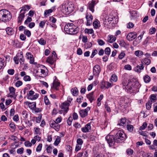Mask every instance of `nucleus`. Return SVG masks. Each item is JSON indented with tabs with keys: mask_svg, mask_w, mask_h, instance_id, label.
<instances>
[{
	"mask_svg": "<svg viewBox=\"0 0 157 157\" xmlns=\"http://www.w3.org/2000/svg\"><path fill=\"white\" fill-rule=\"evenodd\" d=\"M126 119L125 118H123L120 120V121L117 124V125L124 126L126 124Z\"/></svg>",
	"mask_w": 157,
	"mask_h": 157,
	"instance_id": "obj_27",
	"label": "nucleus"
},
{
	"mask_svg": "<svg viewBox=\"0 0 157 157\" xmlns=\"http://www.w3.org/2000/svg\"><path fill=\"white\" fill-rule=\"evenodd\" d=\"M144 67L143 66V63L141 62V64L138 65L134 68V70L136 72L140 73L141 72V70L144 69Z\"/></svg>",
	"mask_w": 157,
	"mask_h": 157,
	"instance_id": "obj_23",
	"label": "nucleus"
},
{
	"mask_svg": "<svg viewBox=\"0 0 157 157\" xmlns=\"http://www.w3.org/2000/svg\"><path fill=\"white\" fill-rule=\"evenodd\" d=\"M22 82L21 81L19 80L17 81L15 83V86L17 87H19L22 85Z\"/></svg>",
	"mask_w": 157,
	"mask_h": 157,
	"instance_id": "obj_55",
	"label": "nucleus"
},
{
	"mask_svg": "<svg viewBox=\"0 0 157 157\" xmlns=\"http://www.w3.org/2000/svg\"><path fill=\"white\" fill-rule=\"evenodd\" d=\"M107 19H105V21H104V26L105 27H106L107 28L110 27L111 26L110 21H109L107 22Z\"/></svg>",
	"mask_w": 157,
	"mask_h": 157,
	"instance_id": "obj_43",
	"label": "nucleus"
},
{
	"mask_svg": "<svg viewBox=\"0 0 157 157\" xmlns=\"http://www.w3.org/2000/svg\"><path fill=\"white\" fill-rule=\"evenodd\" d=\"M53 11V10L52 9H49L48 10H45L44 11V14L48 15L49 13H52Z\"/></svg>",
	"mask_w": 157,
	"mask_h": 157,
	"instance_id": "obj_54",
	"label": "nucleus"
},
{
	"mask_svg": "<svg viewBox=\"0 0 157 157\" xmlns=\"http://www.w3.org/2000/svg\"><path fill=\"white\" fill-rule=\"evenodd\" d=\"M121 85L126 92L132 95H134L138 92L140 87L139 82L136 81H128L124 80L122 81Z\"/></svg>",
	"mask_w": 157,
	"mask_h": 157,
	"instance_id": "obj_1",
	"label": "nucleus"
},
{
	"mask_svg": "<svg viewBox=\"0 0 157 157\" xmlns=\"http://www.w3.org/2000/svg\"><path fill=\"white\" fill-rule=\"evenodd\" d=\"M35 129V132L36 134L40 135L41 133L40 129L39 128H34Z\"/></svg>",
	"mask_w": 157,
	"mask_h": 157,
	"instance_id": "obj_52",
	"label": "nucleus"
},
{
	"mask_svg": "<svg viewBox=\"0 0 157 157\" xmlns=\"http://www.w3.org/2000/svg\"><path fill=\"white\" fill-rule=\"evenodd\" d=\"M6 31L7 34L8 35L11 36L13 35L14 33V30L12 28L7 27L6 29Z\"/></svg>",
	"mask_w": 157,
	"mask_h": 157,
	"instance_id": "obj_24",
	"label": "nucleus"
},
{
	"mask_svg": "<svg viewBox=\"0 0 157 157\" xmlns=\"http://www.w3.org/2000/svg\"><path fill=\"white\" fill-rule=\"evenodd\" d=\"M105 139L109 146L110 147L113 146L115 143L116 142L115 136H114L113 135H107L105 137Z\"/></svg>",
	"mask_w": 157,
	"mask_h": 157,
	"instance_id": "obj_9",
	"label": "nucleus"
},
{
	"mask_svg": "<svg viewBox=\"0 0 157 157\" xmlns=\"http://www.w3.org/2000/svg\"><path fill=\"white\" fill-rule=\"evenodd\" d=\"M135 54L136 56L140 57L143 54V52L141 51L138 50L135 52Z\"/></svg>",
	"mask_w": 157,
	"mask_h": 157,
	"instance_id": "obj_48",
	"label": "nucleus"
},
{
	"mask_svg": "<svg viewBox=\"0 0 157 157\" xmlns=\"http://www.w3.org/2000/svg\"><path fill=\"white\" fill-rule=\"evenodd\" d=\"M22 114L24 118L26 120L28 117V114L27 112L26 111H23L22 112Z\"/></svg>",
	"mask_w": 157,
	"mask_h": 157,
	"instance_id": "obj_46",
	"label": "nucleus"
},
{
	"mask_svg": "<svg viewBox=\"0 0 157 157\" xmlns=\"http://www.w3.org/2000/svg\"><path fill=\"white\" fill-rule=\"evenodd\" d=\"M15 63L16 64H18L19 61L21 64H23L24 63V59L21 54H17L16 56L14 58Z\"/></svg>",
	"mask_w": 157,
	"mask_h": 157,
	"instance_id": "obj_10",
	"label": "nucleus"
},
{
	"mask_svg": "<svg viewBox=\"0 0 157 157\" xmlns=\"http://www.w3.org/2000/svg\"><path fill=\"white\" fill-rule=\"evenodd\" d=\"M24 34L27 36L28 37H29L31 35V32L28 30L25 29L24 31Z\"/></svg>",
	"mask_w": 157,
	"mask_h": 157,
	"instance_id": "obj_45",
	"label": "nucleus"
},
{
	"mask_svg": "<svg viewBox=\"0 0 157 157\" xmlns=\"http://www.w3.org/2000/svg\"><path fill=\"white\" fill-rule=\"evenodd\" d=\"M42 145L41 144H40L39 145L37 146V148L36 149V151L37 152H40L42 149Z\"/></svg>",
	"mask_w": 157,
	"mask_h": 157,
	"instance_id": "obj_50",
	"label": "nucleus"
},
{
	"mask_svg": "<svg viewBox=\"0 0 157 157\" xmlns=\"http://www.w3.org/2000/svg\"><path fill=\"white\" fill-rule=\"evenodd\" d=\"M28 106L30 109L34 110L36 107V103L35 102L29 103L28 104Z\"/></svg>",
	"mask_w": 157,
	"mask_h": 157,
	"instance_id": "obj_30",
	"label": "nucleus"
},
{
	"mask_svg": "<svg viewBox=\"0 0 157 157\" xmlns=\"http://www.w3.org/2000/svg\"><path fill=\"white\" fill-rule=\"evenodd\" d=\"M15 89L12 86L10 87L9 88V90L10 91L9 96L11 98H13L14 99H16L17 96L15 93Z\"/></svg>",
	"mask_w": 157,
	"mask_h": 157,
	"instance_id": "obj_15",
	"label": "nucleus"
},
{
	"mask_svg": "<svg viewBox=\"0 0 157 157\" xmlns=\"http://www.w3.org/2000/svg\"><path fill=\"white\" fill-rule=\"evenodd\" d=\"M101 71L100 66L98 65H96L93 68V74L95 76H98Z\"/></svg>",
	"mask_w": 157,
	"mask_h": 157,
	"instance_id": "obj_16",
	"label": "nucleus"
},
{
	"mask_svg": "<svg viewBox=\"0 0 157 157\" xmlns=\"http://www.w3.org/2000/svg\"><path fill=\"white\" fill-rule=\"evenodd\" d=\"M94 157H104V156L102 153H99L95 154Z\"/></svg>",
	"mask_w": 157,
	"mask_h": 157,
	"instance_id": "obj_64",
	"label": "nucleus"
},
{
	"mask_svg": "<svg viewBox=\"0 0 157 157\" xmlns=\"http://www.w3.org/2000/svg\"><path fill=\"white\" fill-rule=\"evenodd\" d=\"M84 31L86 33L88 34H92L94 33V30L92 29H86Z\"/></svg>",
	"mask_w": 157,
	"mask_h": 157,
	"instance_id": "obj_32",
	"label": "nucleus"
},
{
	"mask_svg": "<svg viewBox=\"0 0 157 157\" xmlns=\"http://www.w3.org/2000/svg\"><path fill=\"white\" fill-rule=\"evenodd\" d=\"M38 42L42 45H44L46 44V41L43 38H41L38 40Z\"/></svg>",
	"mask_w": 157,
	"mask_h": 157,
	"instance_id": "obj_34",
	"label": "nucleus"
},
{
	"mask_svg": "<svg viewBox=\"0 0 157 157\" xmlns=\"http://www.w3.org/2000/svg\"><path fill=\"white\" fill-rule=\"evenodd\" d=\"M125 56V54L124 51H122L121 52L120 54H119L118 57L120 59H122Z\"/></svg>",
	"mask_w": 157,
	"mask_h": 157,
	"instance_id": "obj_36",
	"label": "nucleus"
},
{
	"mask_svg": "<svg viewBox=\"0 0 157 157\" xmlns=\"http://www.w3.org/2000/svg\"><path fill=\"white\" fill-rule=\"evenodd\" d=\"M55 61V60L52 56L49 57L46 60L47 62L49 63L51 65L53 64Z\"/></svg>",
	"mask_w": 157,
	"mask_h": 157,
	"instance_id": "obj_28",
	"label": "nucleus"
},
{
	"mask_svg": "<svg viewBox=\"0 0 157 157\" xmlns=\"http://www.w3.org/2000/svg\"><path fill=\"white\" fill-rule=\"evenodd\" d=\"M72 8L69 7L68 5H62L60 6L59 9L64 14H69L73 10Z\"/></svg>",
	"mask_w": 157,
	"mask_h": 157,
	"instance_id": "obj_7",
	"label": "nucleus"
},
{
	"mask_svg": "<svg viewBox=\"0 0 157 157\" xmlns=\"http://www.w3.org/2000/svg\"><path fill=\"white\" fill-rule=\"evenodd\" d=\"M126 152L128 155H131L133 153V150L131 149H128L126 150Z\"/></svg>",
	"mask_w": 157,
	"mask_h": 157,
	"instance_id": "obj_61",
	"label": "nucleus"
},
{
	"mask_svg": "<svg viewBox=\"0 0 157 157\" xmlns=\"http://www.w3.org/2000/svg\"><path fill=\"white\" fill-rule=\"evenodd\" d=\"M95 5V1L92 0L91 2H89L88 4V8L92 13L94 11V7Z\"/></svg>",
	"mask_w": 157,
	"mask_h": 157,
	"instance_id": "obj_20",
	"label": "nucleus"
},
{
	"mask_svg": "<svg viewBox=\"0 0 157 157\" xmlns=\"http://www.w3.org/2000/svg\"><path fill=\"white\" fill-rule=\"evenodd\" d=\"M54 78L55 79L52 83V88L57 90H58V87L59 86L60 83L58 81V79L56 76H55Z\"/></svg>",
	"mask_w": 157,
	"mask_h": 157,
	"instance_id": "obj_18",
	"label": "nucleus"
},
{
	"mask_svg": "<svg viewBox=\"0 0 157 157\" xmlns=\"http://www.w3.org/2000/svg\"><path fill=\"white\" fill-rule=\"evenodd\" d=\"M25 57L27 59H30L29 63H30L34 65H36L37 64L36 62H34V59L33 56L31 54L30 52H28L26 53Z\"/></svg>",
	"mask_w": 157,
	"mask_h": 157,
	"instance_id": "obj_12",
	"label": "nucleus"
},
{
	"mask_svg": "<svg viewBox=\"0 0 157 157\" xmlns=\"http://www.w3.org/2000/svg\"><path fill=\"white\" fill-rule=\"evenodd\" d=\"M32 21V19L31 17H28L24 22L25 24H27Z\"/></svg>",
	"mask_w": 157,
	"mask_h": 157,
	"instance_id": "obj_51",
	"label": "nucleus"
},
{
	"mask_svg": "<svg viewBox=\"0 0 157 157\" xmlns=\"http://www.w3.org/2000/svg\"><path fill=\"white\" fill-rule=\"evenodd\" d=\"M115 19V17H109L108 19H107V22L109 21H110V23H111L112 24H115L116 23V21H115L114 22V19Z\"/></svg>",
	"mask_w": 157,
	"mask_h": 157,
	"instance_id": "obj_40",
	"label": "nucleus"
},
{
	"mask_svg": "<svg viewBox=\"0 0 157 157\" xmlns=\"http://www.w3.org/2000/svg\"><path fill=\"white\" fill-rule=\"evenodd\" d=\"M42 118V116L40 115L38 117H35V120L36 123H39L40 122Z\"/></svg>",
	"mask_w": 157,
	"mask_h": 157,
	"instance_id": "obj_49",
	"label": "nucleus"
},
{
	"mask_svg": "<svg viewBox=\"0 0 157 157\" xmlns=\"http://www.w3.org/2000/svg\"><path fill=\"white\" fill-rule=\"evenodd\" d=\"M33 90H31L29 91V94H27L28 98L29 99L31 100H34L36 99L39 96L38 94L36 93L35 94Z\"/></svg>",
	"mask_w": 157,
	"mask_h": 157,
	"instance_id": "obj_11",
	"label": "nucleus"
},
{
	"mask_svg": "<svg viewBox=\"0 0 157 157\" xmlns=\"http://www.w3.org/2000/svg\"><path fill=\"white\" fill-rule=\"evenodd\" d=\"M113 132H114L116 143H121L127 138L125 134L122 130H117Z\"/></svg>",
	"mask_w": 157,
	"mask_h": 157,
	"instance_id": "obj_3",
	"label": "nucleus"
},
{
	"mask_svg": "<svg viewBox=\"0 0 157 157\" xmlns=\"http://www.w3.org/2000/svg\"><path fill=\"white\" fill-rule=\"evenodd\" d=\"M99 21L97 20L93 22V25L95 28L97 29L99 27Z\"/></svg>",
	"mask_w": 157,
	"mask_h": 157,
	"instance_id": "obj_38",
	"label": "nucleus"
},
{
	"mask_svg": "<svg viewBox=\"0 0 157 157\" xmlns=\"http://www.w3.org/2000/svg\"><path fill=\"white\" fill-rule=\"evenodd\" d=\"M147 126V124L146 122H144L143 123L142 126L140 127V129L141 130H143Z\"/></svg>",
	"mask_w": 157,
	"mask_h": 157,
	"instance_id": "obj_58",
	"label": "nucleus"
},
{
	"mask_svg": "<svg viewBox=\"0 0 157 157\" xmlns=\"http://www.w3.org/2000/svg\"><path fill=\"white\" fill-rule=\"evenodd\" d=\"M82 154V157H87L88 155V154L86 151H83L82 152H79Z\"/></svg>",
	"mask_w": 157,
	"mask_h": 157,
	"instance_id": "obj_63",
	"label": "nucleus"
},
{
	"mask_svg": "<svg viewBox=\"0 0 157 157\" xmlns=\"http://www.w3.org/2000/svg\"><path fill=\"white\" fill-rule=\"evenodd\" d=\"M64 29L68 34L71 35L76 34L79 31L78 28L72 23H69L65 25Z\"/></svg>",
	"mask_w": 157,
	"mask_h": 157,
	"instance_id": "obj_4",
	"label": "nucleus"
},
{
	"mask_svg": "<svg viewBox=\"0 0 157 157\" xmlns=\"http://www.w3.org/2000/svg\"><path fill=\"white\" fill-rule=\"evenodd\" d=\"M91 129L90 124L88 123L85 125V126L81 128L82 131L84 133H86L89 132Z\"/></svg>",
	"mask_w": 157,
	"mask_h": 157,
	"instance_id": "obj_22",
	"label": "nucleus"
},
{
	"mask_svg": "<svg viewBox=\"0 0 157 157\" xmlns=\"http://www.w3.org/2000/svg\"><path fill=\"white\" fill-rule=\"evenodd\" d=\"M25 145L26 147H31L32 144L29 141H26L25 143Z\"/></svg>",
	"mask_w": 157,
	"mask_h": 157,
	"instance_id": "obj_59",
	"label": "nucleus"
},
{
	"mask_svg": "<svg viewBox=\"0 0 157 157\" xmlns=\"http://www.w3.org/2000/svg\"><path fill=\"white\" fill-rule=\"evenodd\" d=\"M24 80L25 81H29L31 80L30 77L28 75H25L24 76L23 78Z\"/></svg>",
	"mask_w": 157,
	"mask_h": 157,
	"instance_id": "obj_53",
	"label": "nucleus"
},
{
	"mask_svg": "<svg viewBox=\"0 0 157 157\" xmlns=\"http://www.w3.org/2000/svg\"><path fill=\"white\" fill-rule=\"evenodd\" d=\"M86 17L87 20V25L90 26L92 23V21L93 18L92 15L90 14H87L86 16Z\"/></svg>",
	"mask_w": 157,
	"mask_h": 157,
	"instance_id": "obj_21",
	"label": "nucleus"
},
{
	"mask_svg": "<svg viewBox=\"0 0 157 157\" xmlns=\"http://www.w3.org/2000/svg\"><path fill=\"white\" fill-rule=\"evenodd\" d=\"M94 93L93 92H91L86 95L87 98L89 99L91 103H92L93 101L94 100Z\"/></svg>",
	"mask_w": 157,
	"mask_h": 157,
	"instance_id": "obj_26",
	"label": "nucleus"
},
{
	"mask_svg": "<svg viewBox=\"0 0 157 157\" xmlns=\"http://www.w3.org/2000/svg\"><path fill=\"white\" fill-rule=\"evenodd\" d=\"M12 17L10 11L6 9L0 10V21L6 22L10 21Z\"/></svg>",
	"mask_w": 157,
	"mask_h": 157,
	"instance_id": "obj_2",
	"label": "nucleus"
},
{
	"mask_svg": "<svg viewBox=\"0 0 157 157\" xmlns=\"http://www.w3.org/2000/svg\"><path fill=\"white\" fill-rule=\"evenodd\" d=\"M137 36V34L136 32H131L129 33L127 36V39L129 40H132L135 39Z\"/></svg>",
	"mask_w": 157,
	"mask_h": 157,
	"instance_id": "obj_17",
	"label": "nucleus"
},
{
	"mask_svg": "<svg viewBox=\"0 0 157 157\" xmlns=\"http://www.w3.org/2000/svg\"><path fill=\"white\" fill-rule=\"evenodd\" d=\"M110 49L109 47L106 48L105 50V54L107 56H109L110 53Z\"/></svg>",
	"mask_w": 157,
	"mask_h": 157,
	"instance_id": "obj_42",
	"label": "nucleus"
},
{
	"mask_svg": "<svg viewBox=\"0 0 157 157\" xmlns=\"http://www.w3.org/2000/svg\"><path fill=\"white\" fill-rule=\"evenodd\" d=\"M24 150L23 147H21L17 150V152L18 154H22L24 152Z\"/></svg>",
	"mask_w": 157,
	"mask_h": 157,
	"instance_id": "obj_47",
	"label": "nucleus"
},
{
	"mask_svg": "<svg viewBox=\"0 0 157 157\" xmlns=\"http://www.w3.org/2000/svg\"><path fill=\"white\" fill-rule=\"evenodd\" d=\"M156 99V95L154 94H152L150 96V100L151 102H155Z\"/></svg>",
	"mask_w": 157,
	"mask_h": 157,
	"instance_id": "obj_37",
	"label": "nucleus"
},
{
	"mask_svg": "<svg viewBox=\"0 0 157 157\" xmlns=\"http://www.w3.org/2000/svg\"><path fill=\"white\" fill-rule=\"evenodd\" d=\"M90 110V107H87L86 109H85L80 110L79 112L80 116L82 118L88 115V112Z\"/></svg>",
	"mask_w": 157,
	"mask_h": 157,
	"instance_id": "obj_13",
	"label": "nucleus"
},
{
	"mask_svg": "<svg viewBox=\"0 0 157 157\" xmlns=\"http://www.w3.org/2000/svg\"><path fill=\"white\" fill-rule=\"evenodd\" d=\"M97 42L99 45L100 46H102L104 45L105 44V43L104 41L101 39H98Z\"/></svg>",
	"mask_w": 157,
	"mask_h": 157,
	"instance_id": "obj_56",
	"label": "nucleus"
},
{
	"mask_svg": "<svg viewBox=\"0 0 157 157\" xmlns=\"http://www.w3.org/2000/svg\"><path fill=\"white\" fill-rule=\"evenodd\" d=\"M4 59L0 57V70L4 66Z\"/></svg>",
	"mask_w": 157,
	"mask_h": 157,
	"instance_id": "obj_35",
	"label": "nucleus"
},
{
	"mask_svg": "<svg viewBox=\"0 0 157 157\" xmlns=\"http://www.w3.org/2000/svg\"><path fill=\"white\" fill-rule=\"evenodd\" d=\"M44 101L45 104L46 105H48L50 104L49 101L47 97L46 96H45V97H44Z\"/></svg>",
	"mask_w": 157,
	"mask_h": 157,
	"instance_id": "obj_57",
	"label": "nucleus"
},
{
	"mask_svg": "<svg viewBox=\"0 0 157 157\" xmlns=\"http://www.w3.org/2000/svg\"><path fill=\"white\" fill-rule=\"evenodd\" d=\"M74 126L76 128H80L81 127V125L78 122H75L74 125Z\"/></svg>",
	"mask_w": 157,
	"mask_h": 157,
	"instance_id": "obj_60",
	"label": "nucleus"
},
{
	"mask_svg": "<svg viewBox=\"0 0 157 157\" xmlns=\"http://www.w3.org/2000/svg\"><path fill=\"white\" fill-rule=\"evenodd\" d=\"M116 40V37L113 35H109L107 36V41L110 43H112Z\"/></svg>",
	"mask_w": 157,
	"mask_h": 157,
	"instance_id": "obj_25",
	"label": "nucleus"
},
{
	"mask_svg": "<svg viewBox=\"0 0 157 157\" xmlns=\"http://www.w3.org/2000/svg\"><path fill=\"white\" fill-rule=\"evenodd\" d=\"M70 105V104L67 102H64L61 103L60 107L62 110L59 111L60 113L61 114L63 112L64 113H66L69 110Z\"/></svg>",
	"mask_w": 157,
	"mask_h": 157,
	"instance_id": "obj_8",
	"label": "nucleus"
},
{
	"mask_svg": "<svg viewBox=\"0 0 157 157\" xmlns=\"http://www.w3.org/2000/svg\"><path fill=\"white\" fill-rule=\"evenodd\" d=\"M30 9L29 6L28 5H25L20 8L21 10L18 17V23H21L22 21L25 17V14L26 12L28 11Z\"/></svg>",
	"mask_w": 157,
	"mask_h": 157,
	"instance_id": "obj_5",
	"label": "nucleus"
},
{
	"mask_svg": "<svg viewBox=\"0 0 157 157\" xmlns=\"http://www.w3.org/2000/svg\"><path fill=\"white\" fill-rule=\"evenodd\" d=\"M50 126L51 128H53L57 131H58L59 130L60 126L59 124L56 123L55 121H50Z\"/></svg>",
	"mask_w": 157,
	"mask_h": 157,
	"instance_id": "obj_14",
	"label": "nucleus"
},
{
	"mask_svg": "<svg viewBox=\"0 0 157 157\" xmlns=\"http://www.w3.org/2000/svg\"><path fill=\"white\" fill-rule=\"evenodd\" d=\"M71 92L73 96H76L78 95V89L75 87L71 90Z\"/></svg>",
	"mask_w": 157,
	"mask_h": 157,
	"instance_id": "obj_29",
	"label": "nucleus"
},
{
	"mask_svg": "<svg viewBox=\"0 0 157 157\" xmlns=\"http://www.w3.org/2000/svg\"><path fill=\"white\" fill-rule=\"evenodd\" d=\"M127 128L128 130L130 132H132L133 130V127L131 124H127Z\"/></svg>",
	"mask_w": 157,
	"mask_h": 157,
	"instance_id": "obj_44",
	"label": "nucleus"
},
{
	"mask_svg": "<svg viewBox=\"0 0 157 157\" xmlns=\"http://www.w3.org/2000/svg\"><path fill=\"white\" fill-rule=\"evenodd\" d=\"M144 80L145 82L147 83L149 82L151 80V78L149 76L146 75L144 78Z\"/></svg>",
	"mask_w": 157,
	"mask_h": 157,
	"instance_id": "obj_31",
	"label": "nucleus"
},
{
	"mask_svg": "<svg viewBox=\"0 0 157 157\" xmlns=\"http://www.w3.org/2000/svg\"><path fill=\"white\" fill-rule=\"evenodd\" d=\"M47 69L46 67L43 65H40L36 71L37 75L40 77L46 76L47 74Z\"/></svg>",
	"mask_w": 157,
	"mask_h": 157,
	"instance_id": "obj_6",
	"label": "nucleus"
},
{
	"mask_svg": "<svg viewBox=\"0 0 157 157\" xmlns=\"http://www.w3.org/2000/svg\"><path fill=\"white\" fill-rule=\"evenodd\" d=\"M112 85V84L108 82L103 81L101 83V89H108L111 87Z\"/></svg>",
	"mask_w": 157,
	"mask_h": 157,
	"instance_id": "obj_19",
	"label": "nucleus"
},
{
	"mask_svg": "<svg viewBox=\"0 0 157 157\" xmlns=\"http://www.w3.org/2000/svg\"><path fill=\"white\" fill-rule=\"evenodd\" d=\"M117 76L115 75H113L111 77L110 81H113V82H115L117 81Z\"/></svg>",
	"mask_w": 157,
	"mask_h": 157,
	"instance_id": "obj_41",
	"label": "nucleus"
},
{
	"mask_svg": "<svg viewBox=\"0 0 157 157\" xmlns=\"http://www.w3.org/2000/svg\"><path fill=\"white\" fill-rule=\"evenodd\" d=\"M60 137L59 136H57L56 139L55 141L54 142V144L55 146H57L60 142Z\"/></svg>",
	"mask_w": 157,
	"mask_h": 157,
	"instance_id": "obj_33",
	"label": "nucleus"
},
{
	"mask_svg": "<svg viewBox=\"0 0 157 157\" xmlns=\"http://www.w3.org/2000/svg\"><path fill=\"white\" fill-rule=\"evenodd\" d=\"M144 63L147 65H148L151 63V59L148 58H145L143 60Z\"/></svg>",
	"mask_w": 157,
	"mask_h": 157,
	"instance_id": "obj_39",
	"label": "nucleus"
},
{
	"mask_svg": "<svg viewBox=\"0 0 157 157\" xmlns=\"http://www.w3.org/2000/svg\"><path fill=\"white\" fill-rule=\"evenodd\" d=\"M124 69L126 70L130 71L132 69L131 66L129 64L125 65L124 67Z\"/></svg>",
	"mask_w": 157,
	"mask_h": 157,
	"instance_id": "obj_62",
	"label": "nucleus"
}]
</instances>
